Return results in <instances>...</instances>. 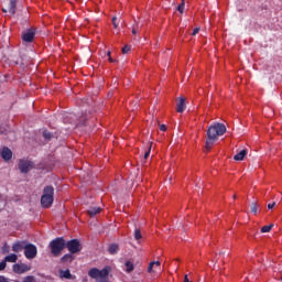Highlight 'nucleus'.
I'll return each mask as SVG.
<instances>
[{"label":"nucleus","instance_id":"obj_1","mask_svg":"<svg viewBox=\"0 0 282 282\" xmlns=\"http://www.w3.org/2000/svg\"><path fill=\"white\" fill-rule=\"evenodd\" d=\"M226 133V126L224 123L216 122L208 127L207 129V139L205 142L206 151H210L215 142L219 140V137Z\"/></svg>","mask_w":282,"mask_h":282},{"label":"nucleus","instance_id":"obj_2","mask_svg":"<svg viewBox=\"0 0 282 282\" xmlns=\"http://www.w3.org/2000/svg\"><path fill=\"white\" fill-rule=\"evenodd\" d=\"M109 272H111V267H105L99 270L98 268H91L88 271V276L95 279L96 282H109Z\"/></svg>","mask_w":282,"mask_h":282},{"label":"nucleus","instance_id":"obj_3","mask_svg":"<svg viewBox=\"0 0 282 282\" xmlns=\"http://www.w3.org/2000/svg\"><path fill=\"white\" fill-rule=\"evenodd\" d=\"M54 204V186L47 185L43 189V195L41 197L42 208H50Z\"/></svg>","mask_w":282,"mask_h":282},{"label":"nucleus","instance_id":"obj_4","mask_svg":"<svg viewBox=\"0 0 282 282\" xmlns=\"http://www.w3.org/2000/svg\"><path fill=\"white\" fill-rule=\"evenodd\" d=\"M48 247L53 257H58L65 250V239L57 237L50 242Z\"/></svg>","mask_w":282,"mask_h":282},{"label":"nucleus","instance_id":"obj_5","mask_svg":"<svg viewBox=\"0 0 282 282\" xmlns=\"http://www.w3.org/2000/svg\"><path fill=\"white\" fill-rule=\"evenodd\" d=\"M65 248H67L68 252L70 254H76L77 252H80L83 248L80 247V241L78 239H72L65 242Z\"/></svg>","mask_w":282,"mask_h":282},{"label":"nucleus","instance_id":"obj_6","mask_svg":"<svg viewBox=\"0 0 282 282\" xmlns=\"http://www.w3.org/2000/svg\"><path fill=\"white\" fill-rule=\"evenodd\" d=\"M18 169L21 173H30L34 169V162L21 159L18 164Z\"/></svg>","mask_w":282,"mask_h":282},{"label":"nucleus","instance_id":"obj_7","mask_svg":"<svg viewBox=\"0 0 282 282\" xmlns=\"http://www.w3.org/2000/svg\"><path fill=\"white\" fill-rule=\"evenodd\" d=\"M34 36H36V29L30 28L26 31L22 32V41L24 43H33Z\"/></svg>","mask_w":282,"mask_h":282},{"label":"nucleus","instance_id":"obj_8","mask_svg":"<svg viewBox=\"0 0 282 282\" xmlns=\"http://www.w3.org/2000/svg\"><path fill=\"white\" fill-rule=\"evenodd\" d=\"M36 254H39V250L36 249V246L29 243L24 246V257L28 259H35Z\"/></svg>","mask_w":282,"mask_h":282},{"label":"nucleus","instance_id":"obj_9","mask_svg":"<svg viewBox=\"0 0 282 282\" xmlns=\"http://www.w3.org/2000/svg\"><path fill=\"white\" fill-rule=\"evenodd\" d=\"M30 270H31L30 265H28L25 263L13 264V272H15V274H23L25 272H30Z\"/></svg>","mask_w":282,"mask_h":282},{"label":"nucleus","instance_id":"obj_10","mask_svg":"<svg viewBox=\"0 0 282 282\" xmlns=\"http://www.w3.org/2000/svg\"><path fill=\"white\" fill-rule=\"evenodd\" d=\"M0 155L4 162H10V160H12V150L8 147H3L0 151Z\"/></svg>","mask_w":282,"mask_h":282},{"label":"nucleus","instance_id":"obj_11","mask_svg":"<svg viewBox=\"0 0 282 282\" xmlns=\"http://www.w3.org/2000/svg\"><path fill=\"white\" fill-rule=\"evenodd\" d=\"M185 109H186V99H184V97H180L176 104V111L177 113H184Z\"/></svg>","mask_w":282,"mask_h":282},{"label":"nucleus","instance_id":"obj_12","mask_svg":"<svg viewBox=\"0 0 282 282\" xmlns=\"http://www.w3.org/2000/svg\"><path fill=\"white\" fill-rule=\"evenodd\" d=\"M59 279H68L75 281L76 275H72V271H69V269L59 270Z\"/></svg>","mask_w":282,"mask_h":282},{"label":"nucleus","instance_id":"obj_13","mask_svg":"<svg viewBox=\"0 0 282 282\" xmlns=\"http://www.w3.org/2000/svg\"><path fill=\"white\" fill-rule=\"evenodd\" d=\"M248 155V150L243 149L240 152H238L235 156L234 160L236 162H243V159Z\"/></svg>","mask_w":282,"mask_h":282},{"label":"nucleus","instance_id":"obj_14","mask_svg":"<svg viewBox=\"0 0 282 282\" xmlns=\"http://www.w3.org/2000/svg\"><path fill=\"white\" fill-rule=\"evenodd\" d=\"M21 250H25V242H15L12 246V251L13 252H21Z\"/></svg>","mask_w":282,"mask_h":282},{"label":"nucleus","instance_id":"obj_15","mask_svg":"<svg viewBox=\"0 0 282 282\" xmlns=\"http://www.w3.org/2000/svg\"><path fill=\"white\" fill-rule=\"evenodd\" d=\"M119 250H120V246L118 243H112L108 248L109 254H118Z\"/></svg>","mask_w":282,"mask_h":282},{"label":"nucleus","instance_id":"obj_16","mask_svg":"<svg viewBox=\"0 0 282 282\" xmlns=\"http://www.w3.org/2000/svg\"><path fill=\"white\" fill-rule=\"evenodd\" d=\"M74 261V256L72 253H66L61 258L62 263H72Z\"/></svg>","mask_w":282,"mask_h":282},{"label":"nucleus","instance_id":"obj_17","mask_svg":"<svg viewBox=\"0 0 282 282\" xmlns=\"http://www.w3.org/2000/svg\"><path fill=\"white\" fill-rule=\"evenodd\" d=\"M100 207H90L87 210V215H89V217H96V215H98L100 213Z\"/></svg>","mask_w":282,"mask_h":282},{"label":"nucleus","instance_id":"obj_18","mask_svg":"<svg viewBox=\"0 0 282 282\" xmlns=\"http://www.w3.org/2000/svg\"><path fill=\"white\" fill-rule=\"evenodd\" d=\"M18 259L19 256H17L15 253H11L4 258V261H7L8 263H17Z\"/></svg>","mask_w":282,"mask_h":282},{"label":"nucleus","instance_id":"obj_19","mask_svg":"<svg viewBox=\"0 0 282 282\" xmlns=\"http://www.w3.org/2000/svg\"><path fill=\"white\" fill-rule=\"evenodd\" d=\"M9 12L10 14H17V0H10Z\"/></svg>","mask_w":282,"mask_h":282},{"label":"nucleus","instance_id":"obj_20","mask_svg":"<svg viewBox=\"0 0 282 282\" xmlns=\"http://www.w3.org/2000/svg\"><path fill=\"white\" fill-rule=\"evenodd\" d=\"M134 269H135V267L133 265V262H131V261L126 262V272H128V274H131V271Z\"/></svg>","mask_w":282,"mask_h":282},{"label":"nucleus","instance_id":"obj_21","mask_svg":"<svg viewBox=\"0 0 282 282\" xmlns=\"http://www.w3.org/2000/svg\"><path fill=\"white\" fill-rule=\"evenodd\" d=\"M43 138H44V140L50 141V140H52L54 138V134H52V132H50L47 130H44L43 131Z\"/></svg>","mask_w":282,"mask_h":282},{"label":"nucleus","instance_id":"obj_22","mask_svg":"<svg viewBox=\"0 0 282 282\" xmlns=\"http://www.w3.org/2000/svg\"><path fill=\"white\" fill-rule=\"evenodd\" d=\"M272 228H274V224H270V225L263 226L261 228V232H270V230H272Z\"/></svg>","mask_w":282,"mask_h":282},{"label":"nucleus","instance_id":"obj_23","mask_svg":"<svg viewBox=\"0 0 282 282\" xmlns=\"http://www.w3.org/2000/svg\"><path fill=\"white\" fill-rule=\"evenodd\" d=\"M134 239L135 241H140V239H142V231L138 228L134 230Z\"/></svg>","mask_w":282,"mask_h":282},{"label":"nucleus","instance_id":"obj_24","mask_svg":"<svg viewBox=\"0 0 282 282\" xmlns=\"http://www.w3.org/2000/svg\"><path fill=\"white\" fill-rule=\"evenodd\" d=\"M258 208H259V207H258L257 203H252L251 206H250V210H251V213H252L253 215H257Z\"/></svg>","mask_w":282,"mask_h":282},{"label":"nucleus","instance_id":"obj_25","mask_svg":"<svg viewBox=\"0 0 282 282\" xmlns=\"http://www.w3.org/2000/svg\"><path fill=\"white\" fill-rule=\"evenodd\" d=\"M112 25H113L115 30H118V25H120V20H118V18L113 17Z\"/></svg>","mask_w":282,"mask_h":282},{"label":"nucleus","instance_id":"obj_26","mask_svg":"<svg viewBox=\"0 0 282 282\" xmlns=\"http://www.w3.org/2000/svg\"><path fill=\"white\" fill-rule=\"evenodd\" d=\"M36 281V279L34 278V275H28L23 279L22 282H34Z\"/></svg>","mask_w":282,"mask_h":282},{"label":"nucleus","instance_id":"obj_27","mask_svg":"<svg viewBox=\"0 0 282 282\" xmlns=\"http://www.w3.org/2000/svg\"><path fill=\"white\" fill-rule=\"evenodd\" d=\"M184 0L182 1V3H180L178 6H177V10H178V12L181 13V14H184Z\"/></svg>","mask_w":282,"mask_h":282},{"label":"nucleus","instance_id":"obj_28","mask_svg":"<svg viewBox=\"0 0 282 282\" xmlns=\"http://www.w3.org/2000/svg\"><path fill=\"white\" fill-rule=\"evenodd\" d=\"M121 52H122V54H129V52H131V46H129V45L123 46Z\"/></svg>","mask_w":282,"mask_h":282},{"label":"nucleus","instance_id":"obj_29","mask_svg":"<svg viewBox=\"0 0 282 282\" xmlns=\"http://www.w3.org/2000/svg\"><path fill=\"white\" fill-rule=\"evenodd\" d=\"M149 155H151V145L149 147V150L145 151L143 160H149Z\"/></svg>","mask_w":282,"mask_h":282},{"label":"nucleus","instance_id":"obj_30","mask_svg":"<svg viewBox=\"0 0 282 282\" xmlns=\"http://www.w3.org/2000/svg\"><path fill=\"white\" fill-rule=\"evenodd\" d=\"M153 265H155V261H152L149 263V267H148V272L151 273L153 272Z\"/></svg>","mask_w":282,"mask_h":282},{"label":"nucleus","instance_id":"obj_31","mask_svg":"<svg viewBox=\"0 0 282 282\" xmlns=\"http://www.w3.org/2000/svg\"><path fill=\"white\" fill-rule=\"evenodd\" d=\"M8 265V262L6 260L0 262V272Z\"/></svg>","mask_w":282,"mask_h":282},{"label":"nucleus","instance_id":"obj_32","mask_svg":"<svg viewBox=\"0 0 282 282\" xmlns=\"http://www.w3.org/2000/svg\"><path fill=\"white\" fill-rule=\"evenodd\" d=\"M274 206H276V203H275V202L269 203V204H268L269 210H272V208H274Z\"/></svg>","mask_w":282,"mask_h":282},{"label":"nucleus","instance_id":"obj_33","mask_svg":"<svg viewBox=\"0 0 282 282\" xmlns=\"http://www.w3.org/2000/svg\"><path fill=\"white\" fill-rule=\"evenodd\" d=\"M199 34V28L194 29L192 36H197Z\"/></svg>","mask_w":282,"mask_h":282},{"label":"nucleus","instance_id":"obj_34","mask_svg":"<svg viewBox=\"0 0 282 282\" xmlns=\"http://www.w3.org/2000/svg\"><path fill=\"white\" fill-rule=\"evenodd\" d=\"M160 131H166V124H161L160 126Z\"/></svg>","mask_w":282,"mask_h":282},{"label":"nucleus","instance_id":"obj_35","mask_svg":"<svg viewBox=\"0 0 282 282\" xmlns=\"http://www.w3.org/2000/svg\"><path fill=\"white\" fill-rule=\"evenodd\" d=\"M154 265H156V268H160L161 262L160 261H154Z\"/></svg>","mask_w":282,"mask_h":282},{"label":"nucleus","instance_id":"obj_36","mask_svg":"<svg viewBox=\"0 0 282 282\" xmlns=\"http://www.w3.org/2000/svg\"><path fill=\"white\" fill-rule=\"evenodd\" d=\"M108 61H109V63H116V61H113V58H111V57H108Z\"/></svg>","mask_w":282,"mask_h":282},{"label":"nucleus","instance_id":"obj_37","mask_svg":"<svg viewBox=\"0 0 282 282\" xmlns=\"http://www.w3.org/2000/svg\"><path fill=\"white\" fill-rule=\"evenodd\" d=\"M184 282H191V281H188V275L184 276Z\"/></svg>","mask_w":282,"mask_h":282},{"label":"nucleus","instance_id":"obj_38","mask_svg":"<svg viewBox=\"0 0 282 282\" xmlns=\"http://www.w3.org/2000/svg\"><path fill=\"white\" fill-rule=\"evenodd\" d=\"M107 57H108V58L111 57V51H108V52H107Z\"/></svg>","mask_w":282,"mask_h":282},{"label":"nucleus","instance_id":"obj_39","mask_svg":"<svg viewBox=\"0 0 282 282\" xmlns=\"http://www.w3.org/2000/svg\"><path fill=\"white\" fill-rule=\"evenodd\" d=\"M132 34H138V30L132 29Z\"/></svg>","mask_w":282,"mask_h":282},{"label":"nucleus","instance_id":"obj_40","mask_svg":"<svg viewBox=\"0 0 282 282\" xmlns=\"http://www.w3.org/2000/svg\"><path fill=\"white\" fill-rule=\"evenodd\" d=\"M2 12H4V13L8 12V9H2Z\"/></svg>","mask_w":282,"mask_h":282},{"label":"nucleus","instance_id":"obj_41","mask_svg":"<svg viewBox=\"0 0 282 282\" xmlns=\"http://www.w3.org/2000/svg\"><path fill=\"white\" fill-rule=\"evenodd\" d=\"M234 199H237V195H234Z\"/></svg>","mask_w":282,"mask_h":282},{"label":"nucleus","instance_id":"obj_42","mask_svg":"<svg viewBox=\"0 0 282 282\" xmlns=\"http://www.w3.org/2000/svg\"><path fill=\"white\" fill-rule=\"evenodd\" d=\"M84 124H87V121H84Z\"/></svg>","mask_w":282,"mask_h":282}]
</instances>
